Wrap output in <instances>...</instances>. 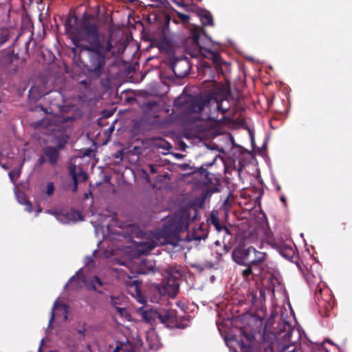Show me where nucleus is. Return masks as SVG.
<instances>
[{"mask_svg": "<svg viewBox=\"0 0 352 352\" xmlns=\"http://www.w3.org/2000/svg\"><path fill=\"white\" fill-rule=\"evenodd\" d=\"M252 272V268H251V266H248V267L245 270H244L243 272H242V274L243 276L246 278L248 277L250 274H251Z\"/></svg>", "mask_w": 352, "mask_h": 352, "instance_id": "393cba45", "label": "nucleus"}, {"mask_svg": "<svg viewBox=\"0 0 352 352\" xmlns=\"http://www.w3.org/2000/svg\"><path fill=\"white\" fill-rule=\"evenodd\" d=\"M160 322L161 323L166 324L167 327L173 326L176 317L174 311L165 310L163 312H160Z\"/></svg>", "mask_w": 352, "mask_h": 352, "instance_id": "2eb2a0df", "label": "nucleus"}, {"mask_svg": "<svg viewBox=\"0 0 352 352\" xmlns=\"http://www.w3.org/2000/svg\"><path fill=\"white\" fill-rule=\"evenodd\" d=\"M226 343L230 348H235L237 345L241 352H273L271 344L263 342L258 346H246L242 340H237L234 338H226ZM236 351V349H234Z\"/></svg>", "mask_w": 352, "mask_h": 352, "instance_id": "423d86ee", "label": "nucleus"}, {"mask_svg": "<svg viewBox=\"0 0 352 352\" xmlns=\"http://www.w3.org/2000/svg\"><path fill=\"white\" fill-rule=\"evenodd\" d=\"M204 67H210L209 63H204Z\"/></svg>", "mask_w": 352, "mask_h": 352, "instance_id": "a19ab883", "label": "nucleus"}, {"mask_svg": "<svg viewBox=\"0 0 352 352\" xmlns=\"http://www.w3.org/2000/svg\"><path fill=\"white\" fill-rule=\"evenodd\" d=\"M193 43L195 45V48L193 52L190 53L192 57H196L198 54H200L203 56L211 59L217 66L220 65L221 59L219 54L211 50H208L201 47L198 44V38L197 36L193 38Z\"/></svg>", "mask_w": 352, "mask_h": 352, "instance_id": "9d476101", "label": "nucleus"}, {"mask_svg": "<svg viewBox=\"0 0 352 352\" xmlns=\"http://www.w3.org/2000/svg\"><path fill=\"white\" fill-rule=\"evenodd\" d=\"M179 284L177 277L173 271H168L162 285L159 288L161 295H168L175 297L178 292Z\"/></svg>", "mask_w": 352, "mask_h": 352, "instance_id": "0eeeda50", "label": "nucleus"}, {"mask_svg": "<svg viewBox=\"0 0 352 352\" xmlns=\"http://www.w3.org/2000/svg\"><path fill=\"white\" fill-rule=\"evenodd\" d=\"M54 192V186L53 182H48L47 184L46 194L51 196Z\"/></svg>", "mask_w": 352, "mask_h": 352, "instance_id": "5701e85b", "label": "nucleus"}, {"mask_svg": "<svg viewBox=\"0 0 352 352\" xmlns=\"http://www.w3.org/2000/svg\"><path fill=\"white\" fill-rule=\"evenodd\" d=\"M175 156L177 158H182V157H183V155H182V154H179V153H176V154H175Z\"/></svg>", "mask_w": 352, "mask_h": 352, "instance_id": "72a5a7b5", "label": "nucleus"}, {"mask_svg": "<svg viewBox=\"0 0 352 352\" xmlns=\"http://www.w3.org/2000/svg\"><path fill=\"white\" fill-rule=\"evenodd\" d=\"M177 15L179 18V19L184 23H188L189 21V19H190V16L187 14H182V13H180V12H177Z\"/></svg>", "mask_w": 352, "mask_h": 352, "instance_id": "b1692460", "label": "nucleus"}, {"mask_svg": "<svg viewBox=\"0 0 352 352\" xmlns=\"http://www.w3.org/2000/svg\"><path fill=\"white\" fill-rule=\"evenodd\" d=\"M78 190V183L76 182H74L73 187L72 188V191L75 192Z\"/></svg>", "mask_w": 352, "mask_h": 352, "instance_id": "c85d7f7f", "label": "nucleus"}, {"mask_svg": "<svg viewBox=\"0 0 352 352\" xmlns=\"http://www.w3.org/2000/svg\"><path fill=\"white\" fill-rule=\"evenodd\" d=\"M201 239H203V238L201 237V236H196L195 237V239H197V240H201Z\"/></svg>", "mask_w": 352, "mask_h": 352, "instance_id": "ea45409f", "label": "nucleus"}, {"mask_svg": "<svg viewBox=\"0 0 352 352\" xmlns=\"http://www.w3.org/2000/svg\"><path fill=\"white\" fill-rule=\"evenodd\" d=\"M170 66L177 78L185 77L190 69V63L186 57H173L170 59Z\"/></svg>", "mask_w": 352, "mask_h": 352, "instance_id": "6e6552de", "label": "nucleus"}, {"mask_svg": "<svg viewBox=\"0 0 352 352\" xmlns=\"http://www.w3.org/2000/svg\"><path fill=\"white\" fill-rule=\"evenodd\" d=\"M179 168L183 171H188L186 175H191L198 172L200 175H204L206 180L204 182H211V178L209 177L210 173L203 167H200L197 170L195 168L191 167L188 164H182L179 165Z\"/></svg>", "mask_w": 352, "mask_h": 352, "instance_id": "f8f14e48", "label": "nucleus"}, {"mask_svg": "<svg viewBox=\"0 0 352 352\" xmlns=\"http://www.w3.org/2000/svg\"><path fill=\"white\" fill-rule=\"evenodd\" d=\"M175 47V43L169 37L164 36L160 43V49L161 51H164L168 54H172L174 52Z\"/></svg>", "mask_w": 352, "mask_h": 352, "instance_id": "dca6fc26", "label": "nucleus"}, {"mask_svg": "<svg viewBox=\"0 0 352 352\" xmlns=\"http://www.w3.org/2000/svg\"><path fill=\"white\" fill-rule=\"evenodd\" d=\"M233 260L239 265L251 266L265 260V254L256 250L253 247L236 248L232 252Z\"/></svg>", "mask_w": 352, "mask_h": 352, "instance_id": "7ed1b4c3", "label": "nucleus"}, {"mask_svg": "<svg viewBox=\"0 0 352 352\" xmlns=\"http://www.w3.org/2000/svg\"><path fill=\"white\" fill-rule=\"evenodd\" d=\"M227 109H223L221 104L214 97L210 96H205L204 111L202 113L203 120H208L212 121L221 120L223 116L219 118V113L221 111L223 115Z\"/></svg>", "mask_w": 352, "mask_h": 352, "instance_id": "39448f33", "label": "nucleus"}, {"mask_svg": "<svg viewBox=\"0 0 352 352\" xmlns=\"http://www.w3.org/2000/svg\"><path fill=\"white\" fill-rule=\"evenodd\" d=\"M120 234L128 241L138 244V251L142 253L152 250L155 246L153 241H136L134 240L135 237L140 239L144 234V232L138 227L131 226L127 230L121 231Z\"/></svg>", "mask_w": 352, "mask_h": 352, "instance_id": "20e7f679", "label": "nucleus"}, {"mask_svg": "<svg viewBox=\"0 0 352 352\" xmlns=\"http://www.w3.org/2000/svg\"><path fill=\"white\" fill-rule=\"evenodd\" d=\"M288 250H289L290 252H293V251H292V248H289Z\"/></svg>", "mask_w": 352, "mask_h": 352, "instance_id": "a18cd8bd", "label": "nucleus"}, {"mask_svg": "<svg viewBox=\"0 0 352 352\" xmlns=\"http://www.w3.org/2000/svg\"><path fill=\"white\" fill-rule=\"evenodd\" d=\"M210 223L214 225L216 230L220 232L222 231V226L220 225L218 219V213L217 211H212L210 214Z\"/></svg>", "mask_w": 352, "mask_h": 352, "instance_id": "aec40b11", "label": "nucleus"}, {"mask_svg": "<svg viewBox=\"0 0 352 352\" xmlns=\"http://www.w3.org/2000/svg\"><path fill=\"white\" fill-rule=\"evenodd\" d=\"M33 91H33V89H32L30 90V94H32V93H33Z\"/></svg>", "mask_w": 352, "mask_h": 352, "instance_id": "c03bdc74", "label": "nucleus"}, {"mask_svg": "<svg viewBox=\"0 0 352 352\" xmlns=\"http://www.w3.org/2000/svg\"><path fill=\"white\" fill-rule=\"evenodd\" d=\"M280 253H281L282 255L285 256L282 251L280 252Z\"/></svg>", "mask_w": 352, "mask_h": 352, "instance_id": "49530a36", "label": "nucleus"}, {"mask_svg": "<svg viewBox=\"0 0 352 352\" xmlns=\"http://www.w3.org/2000/svg\"><path fill=\"white\" fill-rule=\"evenodd\" d=\"M129 2H131V3H135V2H138V0H127Z\"/></svg>", "mask_w": 352, "mask_h": 352, "instance_id": "58836bf2", "label": "nucleus"}, {"mask_svg": "<svg viewBox=\"0 0 352 352\" xmlns=\"http://www.w3.org/2000/svg\"><path fill=\"white\" fill-rule=\"evenodd\" d=\"M9 37V34L7 31L0 29V46L3 45Z\"/></svg>", "mask_w": 352, "mask_h": 352, "instance_id": "4be33fe9", "label": "nucleus"}, {"mask_svg": "<svg viewBox=\"0 0 352 352\" xmlns=\"http://www.w3.org/2000/svg\"><path fill=\"white\" fill-rule=\"evenodd\" d=\"M2 167H3V168H6V169H7V168H8V167H7L5 164H3V165H2Z\"/></svg>", "mask_w": 352, "mask_h": 352, "instance_id": "37998d69", "label": "nucleus"}, {"mask_svg": "<svg viewBox=\"0 0 352 352\" xmlns=\"http://www.w3.org/2000/svg\"><path fill=\"white\" fill-rule=\"evenodd\" d=\"M142 318L148 322L152 323L155 322L157 320L160 321L161 317L160 312L157 309H151L145 310L142 313Z\"/></svg>", "mask_w": 352, "mask_h": 352, "instance_id": "f3484780", "label": "nucleus"}, {"mask_svg": "<svg viewBox=\"0 0 352 352\" xmlns=\"http://www.w3.org/2000/svg\"><path fill=\"white\" fill-rule=\"evenodd\" d=\"M85 329H78V332L80 334H84Z\"/></svg>", "mask_w": 352, "mask_h": 352, "instance_id": "c9c22d12", "label": "nucleus"}, {"mask_svg": "<svg viewBox=\"0 0 352 352\" xmlns=\"http://www.w3.org/2000/svg\"><path fill=\"white\" fill-rule=\"evenodd\" d=\"M55 309H56V310L60 309V311H62L63 313L65 314V316H64L65 320L67 319V311H68L67 306L63 303L58 302V300H56L54 302V307H53V309H52V311L51 313V318L50 320L48 329L50 328L51 324L54 318V316H55L54 310Z\"/></svg>", "mask_w": 352, "mask_h": 352, "instance_id": "a211bd4d", "label": "nucleus"}, {"mask_svg": "<svg viewBox=\"0 0 352 352\" xmlns=\"http://www.w3.org/2000/svg\"><path fill=\"white\" fill-rule=\"evenodd\" d=\"M172 245H173L174 246L177 245V241L176 240H175L173 242H171L170 243Z\"/></svg>", "mask_w": 352, "mask_h": 352, "instance_id": "e433bc0d", "label": "nucleus"}, {"mask_svg": "<svg viewBox=\"0 0 352 352\" xmlns=\"http://www.w3.org/2000/svg\"><path fill=\"white\" fill-rule=\"evenodd\" d=\"M65 27L72 36L85 69L91 77L100 78L104 73L107 54L115 55L111 38L101 41L97 24L91 21V16L87 14L80 21L74 15L69 16Z\"/></svg>", "mask_w": 352, "mask_h": 352, "instance_id": "f257e3e1", "label": "nucleus"}, {"mask_svg": "<svg viewBox=\"0 0 352 352\" xmlns=\"http://www.w3.org/2000/svg\"><path fill=\"white\" fill-rule=\"evenodd\" d=\"M150 171L152 173H157V168L154 166L150 165Z\"/></svg>", "mask_w": 352, "mask_h": 352, "instance_id": "7c9ffc66", "label": "nucleus"}, {"mask_svg": "<svg viewBox=\"0 0 352 352\" xmlns=\"http://www.w3.org/2000/svg\"><path fill=\"white\" fill-rule=\"evenodd\" d=\"M120 349H121V347H120V346H116V347L114 349V350H113V352H120Z\"/></svg>", "mask_w": 352, "mask_h": 352, "instance_id": "f704fd0d", "label": "nucleus"}, {"mask_svg": "<svg viewBox=\"0 0 352 352\" xmlns=\"http://www.w3.org/2000/svg\"><path fill=\"white\" fill-rule=\"evenodd\" d=\"M50 352H56V351H51Z\"/></svg>", "mask_w": 352, "mask_h": 352, "instance_id": "de8ad7c7", "label": "nucleus"}, {"mask_svg": "<svg viewBox=\"0 0 352 352\" xmlns=\"http://www.w3.org/2000/svg\"><path fill=\"white\" fill-rule=\"evenodd\" d=\"M76 280L83 283L89 290L98 291L100 293L102 292L98 289L102 286L103 283L97 276H90L87 278L83 276L79 271L76 273V276H74L70 278L69 282L72 283Z\"/></svg>", "mask_w": 352, "mask_h": 352, "instance_id": "1a4fd4ad", "label": "nucleus"}, {"mask_svg": "<svg viewBox=\"0 0 352 352\" xmlns=\"http://www.w3.org/2000/svg\"><path fill=\"white\" fill-rule=\"evenodd\" d=\"M115 157L116 158H120L122 159V151H118L116 154H115Z\"/></svg>", "mask_w": 352, "mask_h": 352, "instance_id": "c756f323", "label": "nucleus"}, {"mask_svg": "<svg viewBox=\"0 0 352 352\" xmlns=\"http://www.w3.org/2000/svg\"><path fill=\"white\" fill-rule=\"evenodd\" d=\"M86 260V265L89 267H92L94 266V260L92 259V258L87 257Z\"/></svg>", "mask_w": 352, "mask_h": 352, "instance_id": "a878e982", "label": "nucleus"}, {"mask_svg": "<svg viewBox=\"0 0 352 352\" xmlns=\"http://www.w3.org/2000/svg\"><path fill=\"white\" fill-rule=\"evenodd\" d=\"M47 128L54 137L61 139L58 147L49 146L43 150L44 155L46 157L47 162L52 166H55L59 160V151L65 146L67 136L64 135L63 127L60 124H57L55 120L48 121Z\"/></svg>", "mask_w": 352, "mask_h": 352, "instance_id": "f03ea898", "label": "nucleus"}, {"mask_svg": "<svg viewBox=\"0 0 352 352\" xmlns=\"http://www.w3.org/2000/svg\"><path fill=\"white\" fill-rule=\"evenodd\" d=\"M47 212L50 213V214H54L56 216V218L58 221H63L62 219H61V217L59 216L56 212H53V211H50V210H47Z\"/></svg>", "mask_w": 352, "mask_h": 352, "instance_id": "cd10ccee", "label": "nucleus"}, {"mask_svg": "<svg viewBox=\"0 0 352 352\" xmlns=\"http://www.w3.org/2000/svg\"><path fill=\"white\" fill-rule=\"evenodd\" d=\"M21 170L19 169H14L9 172V177L12 182L20 175Z\"/></svg>", "mask_w": 352, "mask_h": 352, "instance_id": "412c9836", "label": "nucleus"}, {"mask_svg": "<svg viewBox=\"0 0 352 352\" xmlns=\"http://www.w3.org/2000/svg\"><path fill=\"white\" fill-rule=\"evenodd\" d=\"M155 272V263L153 261L144 259L141 261L137 269V272L140 274L154 273Z\"/></svg>", "mask_w": 352, "mask_h": 352, "instance_id": "ddd939ff", "label": "nucleus"}, {"mask_svg": "<svg viewBox=\"0 0 352 352\" xmlns=\"http://www.w3.org/2000/svg\"><path fill=\"white\" fill-rule=\"evenodd\" d=\"M116 309H117L118 311L121 315H122V314H123V313L126 311H125V309H123V308L117 307Z\"/></svg>", "mask_w": 352, "mask_h": 352, "instance_id": "473e14b6", "label": "nucleus"}, {"mask_svg": "<svg viewBox=\"0 0 352 352\" xmlns=\"http://www.w3.org/2000/svg\"><path fill=\"white\" fill-rule=\"evenodd\" d=\"M133 284L135 285L136 287H138V280H134Z\"/></svg>", "mask_w": 352, "mask_h": 352, "instance_id": "4c0bfd02", "label": "nucleus"}, {"mask_svg": "<svg viewBox=\"0 0 352 352\" xmlns=\"http://www.w3.org/2000/svg\"><path fill=\"white\" fill-rule=\"evenodd\" d=\"M205 96H197L188 100L185 106V111L188 114L204 111Z\"/></svg>", "mask_w": 352, "mask_h": 352, "instance_id": "9b49d317", "label": "nucleus"}, {"mask_svg": "<svg viewBox=\"0 0 352 352\" xmlns=\"http://www.w3.org/2000/svg\"><path fill=\"white\" fill-rule=\"evenodd\" d=\"M153 2L157 3L160 1V0H151Z\"/></svg>", "mask_w": 352, "mask_h": 352, "instance_id": "79ce46f5", "label": "nucleus"}, {"mask_svg": "<svg viewBox=\"0 0 352 352\" xmlns=\"http://www.w3.org/2000/svg\"><path fill=\"white\" fill-rule=\"evenodd\" d=\"M69 173L72 177L73 182L77 183L85 182L87 178V174L80 167H77L76 166L69 167Z\"/></svg>", "mask_w": 352, "mask_h": 352, "instance_id": "4468645a", "label": "nucleus"}, {"mask_svg": "<svg viewBox=\"0 0 352 352\" xmlns=\"http://www.w3.org/2000/svg\"><path fill=\"white\" fill-rule=\"evenodd\" d=\"M201 21L204 25H212L213 20L211 14L208 11H204L201 12Z\"/></svg>", "mask_w": 352, "mask_h": 352, "instance_id": "6ab92c4d", "label": "nucleus"}, {"mask_svg": "<svg viewBox=\"0 0 352 352\" xmlns=\"http://www.w3.org/2000/svg\"><path fill=\"white\" fill-rule=\"evenodd\" d=\"M47 162V160L46 158V157L44 156H41L38 160V163L40 164V165H42L45 162Z\"/></svg>", "mask_w": 352, "mask_h": 352, "instance_id": "bb28decb", "label": "nucleus"}, {"mask_svg": "<svg viewBox=\"0 0 352 352\" xmlns=\"http://www.w3.org/2000/svg\"><path fill=\"white\" fill-rule=\"evenodd\" d=\"M222 231H224L225 233L227 234H230L229 229L227 227H226V226H222Z\"/></svg>", "mask_w": 352, "mask_h": 352, "instance_id": "2f4dec72", "label": "nucleus"}]
</instances>
